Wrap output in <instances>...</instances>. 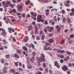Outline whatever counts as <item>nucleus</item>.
<instances>
[{
  "label": "nucleus",
  "instance_id": "f257e3e1",
  "mask_svg": "<svg viewBox=\"0 0 74 74\" xmlns=\"http://www.w3.org/2000/svg\"><path fill=\"white\" fill-rule=\"evenodd\" d=\"M40 55L41 56L40 57V58H38V60L40 62H44L45 61V59L44 58H45V56L42 54H41Z\"/></svg>",
  "mask_w": 74,
  "mask_h": 74
},
{
  "label": "nucleus",
  "instance_id": "f03ea898",
  "mask_svg": "<svg viewBox=\"0 0 74 74\" xmlns=\"http://www.w3.org/2000/svg\"><path fill=\"white\" fill-rule=\"evenodd\" d=\"M42 16L41 15H39L37 16V21L38 22H41V19H42Z\"/></svg>",
  "mask_w": 74,
  "mask_h": 74
},
{
  "label": "nucleus",
  "instance_id": "7ed1b4c3",
  "mask_svg": "<svg viewBox=\"0 0 74 74\" xmlns=\"http://www.w3.org/2000/svg\"><path fill=\"white\" fill-rule=\"evenodd\" d=\"M62 70L64 71H65L66 70V71L68 70V68L65 65H63V66L62 67Z\"/></svg>",
  "mask_w": 74,
  "mask_h": 74
},
{
  "label": "nucleus",
  "instance_id": "20e7f679",
  "mask_svg": "<svg viewBox=\"0 0 74 74\" xmlns=\"http://www.w3.org/2000/svg\"><path fill=\"white\" fill-rule=\"evenodd\" d=\"M19 5L17 6V7H18V11H20V12H22L23 10V7L21 6H19Z\"/></svg>",
  "mask_w": 74,
  "mask_h": 74
},
{
  "label": "nucleus",
  "instance_id": "39448f33",
  "mask_svg": "<svg viewBox=\"0 0 74 74\" xmlns=\"http://www.w3.org/2000/svg\"><path fill=\"white\" fill-rule=\"evenodd\" d=\"M56 27V29H57V31L58 32H59L61 30V27L59 26V25H57Z\"/></svg>",
  "mask_w": 74,
  "mask_h": 74
},
{
  "label": "nucleus",
  "instance_id": "423d86ee",
  "mask_svg": "<svg viewBox=\"0 0 74 74\" xmlns=\"http://www.w3.org/2000/svg\"><path fill=\"white\" fill-rule=\"evenodd\" d=\"M15 12H16V10L15 9H13L9 11L10 14H12V13H15Z\"/></svg>",
  "mask_w": 74,
  "mask_h": 74
},
{
  "label": "nucleus",
  "instance_id": "0eeeda50",
  "mask_svg": "<svg viewBox=\"0 0 74 74\" xmlns=\"http://www.w3.org/2000/svg\"><path fill=\"white\" fill-rule=\"evenodd\" d=\"M70 59V57L69 56H67L66 58H64V62H67L68 60Z\"/></svg>",
  "mask_w": 74,
  "mask_h": 74
},
{
  "label": "nucleus",
  "instance_id": "6e6552de",
  "mask_svg": "<svg viewBox=\"0 0 74 74\" xmlns=\"http://www.w3.org/2000/svg\"><path fill=\"white\" fill-rule=\"evenodd\" d=\"M48 42H49V44H52V42H54V40L52 39H50L49 40Z\"/></svg>",
  "mask_w": 74,
  "mask_h": 74
},
{
  "label": "nucleus",
  "instance_id": "1a4fd4ad",
  "mask_svg": "<svg viewBox=\"0 0 74 74\" xmlns=\"http://www.w3.org/2000/svg\"><path fill=\"white\" fill-rule=\"evenodd\" d=\"M54 30V28L53 27H51L49 29V32H52Z\"/></svg>",
  "mask_w": 74,
  "mask_h": 74
},
{
  "label": "nucleus",
  "instance_id": "9d476101",
  "mask_svg": "<svg viewBox=\"0 0 74 74\" xmlns=\"http://www.w3.org/2000/svg\"><path fill=\"white\" fill-rule=\"evenodd\" d=\"M14 58L17 59H19V56L18 54H14Z\"/></svg>",
  "mask_w": 74,
  "mask_h": 74
},
{
  "label": "nucleus",
  "instance_id": "9b49d317",
  "mask_svg": "<svg viewBox=\"0 0 74 74\" xmlns=\"http://www.w3.org/2000/svg\"><path fill=\"white\" fill-rule=\"evenodd\" d=\"M35 34H37V32L38 31V27H36L35 28Z\"/></svg>",
  "mask_w": 74,
  "mask_h": 74
},
{
  "label": "nucleus",
  "instance_id": "f8f14e48",
  "mask_svg": "<svg viewBox=\"0 0 74 74\" xmlns=\"http://www.w3.org/2000/svg\"><path fill=\"white\" fill-rule=\"evenodd\" d=\"M45 46V47H48V46H51V44L46 42Z\"/></svg>",
  "mask_w": 74,
  "mask_h": 74
},
{
  "label": "nucleus",
  "instance_id": "ddd939ff",
  "mask_svg": "<svg viewBox=\"0 0 74 74\" xmlns=\"http://www.w3.org/2000/svg\"><path fill=\"white\" fill-rule=\"evenodd\" d=\"M23 49L25 51H27V48L25 46H23Z\"/></svg>",
  "mask_w": 74,
  "mask_h": 74
},
{
  "label": "nucleus",
  "instance_id": "4468645a",
  "mask_svg": "<svg viewBox=\"0 0 74 74\" xmlns=\"http://www.w3.org/2000/svg\"><path fill=\"white\" fill-rule=\"evenodd\" d=\"M12 28H8V30L9 32H10V33H12Z\"/></svg>",
  "mask_w": 74,
  "mask_h": 74
},
{
  "label": "nucleus",
  "instance_id": "2eb2a0df",
  "mask_svg": "<svg viewBox=\"0 0 74 74\" xmlns=\"http://www.w3.org/2000/svg\"><path fill=\"white\" fill-rule=\"evenodd\" d=\"M1 63L3 64L4 63V62L5 61L4 60V59H2L1 61Z\"/></svg>",
  "mask_w": 74,
  "mask_h": 74
},
{
  "label": "nucleus",
  "instance_id": "dca6fc26",
  "mask_svg": "<svg viewBox=\"0 0 74 74\" xmlns=\"http://www.w3.org/2000/svg\"><path fill=\"white\" fill-rule=\"evenodd\" d=\"M45 35H43V34L42 35V40H44V39H45Z\"/></svg>",
  "mask_w": 74,
  "mask_h": 74
},
{
  "label": "nucleus",
  "instance_id": "f3484780",
  "mask_svg": "<svg viewBox=\"0 0 74 74\" xmlns=\"http://www.w3.org/2000/svg\"><path fill=\"white\" fill-rule=\"evenodd\" d=\"M10 71L11 72H12V73L13 74H14L15 73V70H14V69H12L10 70Z\"/></svg>",
  "mask_w": 74,
  "mask_h": 74
},
{
  "label": "nucleus",
  "instance_id": "a211bd4d",
  "mask_svg": "<svg viewBox=\"0 0 74 74\" xmlns=\"http://www.w3.org/2000/svg\"><path fill=\"white\" fill-rule=\"evenodd\" d=\"M32 29V27L30 26H29L28 27V30H30L31 29Z\"/></svg>",
  "mask_w": 74,
  "mask_h": 74
},
{
  "label": "nucleus",
  "instance_id": "6ab92c4d",
  "mask_svg": "<svg viewBox=\"0 0 74 74\" xmlns=\"http://www.w3.org/2000/svg\"><path fill=\"white\" fill-rule=\"evenodd\" d=\"M74 37V35H73V34H71L70 35V37L71 38H73Z\"/></svg>",
  "mask_w": 74,
  "mask_h": 74
},
{
  "label": "nucleus",
  "instance_id": "aec40b11",
  "mask_svg": "<svg viewBox=\"0 0 74 74\" xmlns=\"http://www.w3.org/2000/svg\"><path fill=\"white\" fill-rule=\"evenodd\" d=\"M66 53H67V55H71V52H69L68 51H65Z\"/></svg>",
  "mask_w": 74,
  "mask_h": 74
},
{
  "label": "nucleus",
  "instance_id": "412c9836",
  "mask_svg": "<svg viewBox=\"0 0 74 74\" xmlns=\"http://www.w3.org/2000/svg\"><path fill=\"white\" fill-rule=\"evenodd\" d=\"M58 62L56 61L54 63V66H56L58 65Z\"/></svg>",
  "mask_w": 74,
  "mask_h": 74
},
{
  "label": "nucleus",
  "instance_id": "4be33fe9",
  "mask_svg": "<svg viewBox=\"0 0 74 74\" xmlns=\"http://www.w3.org/2000/svg\"><path fill=\"white\" fill-rule=\"evenodd\" d=\"M21 50H17V52L18 53L20 54V53H21Z\"/></svg>",
  "mask_w": 74,
  "mask_h": 74
},
{
  "label": "nucleus",
  "instance_id": "5701e85b",
  "mask_svg": "<svg viewBox=\"0 0 74 74\" xmlns=\"http://www.w3.org/2000/svg\"><path fill=\"white\" fill-rule=\"evenodd\" d=\"M14 6L15 5L11 4L10 5V7H11V8H13L14 7Z\"/></svg>",
  "mask_w": 74,
  "mask_h": 74
},
{
  "label": "nucleus",
  "instance_id": "b1692460",
  "mask_svg": "<svg viewBox=\"0 0 74 74\" xmlns=\"http://www.w3.org/2000/svg\"><path fill=\"white\" fill-rule=\"evenodd\" d=\"M62 20L63 21V22H66V18H65V17H64Z\"/></svg>",
  "mask_w": 74,
  "mask_h": 74
},
{
  "label": "nucleus",
  "instance_id": "393cba45",
  "mask_svg": "<svg viewBox=\"0 0 74 74\" xmlns=\"http://www.w3.org/2000/svg\"><path fill=\"white\" fill-rule=\"evenodd\" d=\"M10 55L9 54H7L5 56V58H10Z\"/></svg>",
  "mask_w": 74,
  "mask_h": 74
},
{
  "label": "nucleus",
  "instance_id": "a878e982",
  "mask_svg": "<svg viewBox=\"0 0 74 74\" xmlns=\"http://www.w3.org/2000/svg\"><path fill=\"white\" fill-rule=\"evenodd\" d=\"M3 42H4V44H7V42H6V40L4 39L3 40Z\"/></svg>",
  "mask_w": 74,
  "mask_h": 74
},
{
  "label": "nucleus",
  "instance_id": "bb28decb",
  "mask_svg": "<svg viewBox=\"0 0 74 74\" xmlns=\"http://www.w3.org/2000/svg\"><path fill=\"white\" fill-rule=\"evenodd\" d=\"M5 3H6V1H3L2 2V4L3 5H5Z\"/></svg>",
  "mask_w": 74,
  "mask_h": 74
},
{
  "label": "nucleus",
  "instance_id": "cd10ccee",
  "mask_svg": "<svg viewBox=\"0 0 74 74\" xmlns=\"http://www.w3.org/2000/svg\"><path fill=\"white\" fill-rule=\"evenodd\" d=\"M30 61L31 62H32V63H33V62H34L33 60H34V59H32V58H30Z\"/></svg>",
  "mask_w": 74,
  "mask_h": 74
},
{
  "label": "nucleus",
  "instance_id": "c85d7f7f",
  "mask_svg": "<svg viewBox=\"0 0 74 74\" xmlns=\"http://www.w3.org/2000/svg\"><path fill=\"white\" fill-rule=\"evenodd\" d=\"M60 62L61 63H63V62H64V61H63V59H61L60 60Z\"/></svg>",
  "mask_w": 74,
  "mask_h": 74
},
{
  "label": "nucleus",
  "instance_id": "c756f323",
  "mask_svg": "<svg viewBox=\"0 0 74 74\" xmlns=\"http://www.w3.org/2000/svg\"><path fill=\"white\" fill-rule=\"evenodd\" d=\"M6 3L8 5H9V4H10L11 2H10V1H7Z\"/></svg>",
  "mask_w": 74,
  "mask_h": 74
},
{
  "label": "nucleus",
  "instance_id": "7c9ffc66",
  "mask_svg": "<svg viewBox=\"0 0 74 74\" xmlns=\"http://www.w3.org/2000/svg\"><path fill=\"white\" fill-rule=\"evenodd\" d=\"M64 42V40H63L61 42V44L62 45L63 44V43Z\"/></svg>",
  "mask_w": 74,
  "mask_h": 74
},
{
  "label": "nucleus",
  "instance_id": "2f4dec72",
  "mask_svg": "<svg viewBox=\"0 0 74 74\" xmlns=\"http://www.w3.org/2000/svg\"><path fill=\"white\" fill-rule=\"evenodd\" d=\"M25 13H23V14L22 15V16L23 17V18H25Z\"/></svg>",
  "mask_w": 74,
  "mask_h": 74
},
{
  "label": "nucleus",
  "instance_id": "473e14b6",
  "mask_svg": "<svg viewBox=\"0 0 74 74\" xmlns=\"http://www.w3.org/2000/svg\"><path fill=\"white\" fill-rule=\"evenodd\" d=\"M14 64L15 66H16V67H17V66H18V64L16 62H14Z\"/></svg>",
  "mask_w": 74,
  "mask_h": 74
},
{
  "label": "nucleus",
  "instance_id": "72a5a7b5",
  "mask_svg": "<svg viewBox=\"0 0 74 74\" xmlns=\"http://www.w3.org/2000/svg\"><path fill=\"white\" fill-rule=\"evenodd\" d=\"M27 68L28 69H32V66H28Z\"/></svg>",
  "mask_w": 74,
  "mask_h": 74
},
{
  "label": "nucleus",
  "instance_id": "f704fd0d",
  "mask_svg": "<svg viewBox=\"0 0 74 74\" xmlns=\"http://www.w3.org/2000/svg\"><path fill=\"white\" fill-rule=\"evenodd\" d=\"M7 70L5 69H3V73H7Z\"/></svg>",
  "mask_w": 74,
  "mask_h": 74
},
{
  "label": "nucleus",
  "instance_id": "c9c22d12",
  "mask_svg": "<svg viewBox=\"0 0 74 74\" xmlns=\"http://www.w3.org/2000/svg\"><path fill=\"white\" fill-rule=\"evenodd\" d=\"M71 22V21L70 19H69L68 21V23H70Z\"/></svg>",
  "mask_w": 74,
  "mask_h": 74
},
{
  "label": "nucleus",
  "instance_id": "e433bc0d",
  "mask_svg": "<svg viewBox=\"0 0 74 74\" xmlns=\"http://www.w3.org/2000/svg\"><path fill=\"white\" fill-rule=\"evenodd\" d=\"M61 12L63 14H65V11L64 10H62L61 11Z\"/></svg>",
  "mask_w": 74,
  "mask_h": 74
},
{
  "label": "nucleus",
  "instance_id": "4c0bfd02",
  "mask_svg": "<svg viewBox=\"0 0 74 74\" xmlns=\"http://www.w3.org/2000/svg\"><path fill=\"white\" fill-rule=\"evenodd\" d=\"M48 50H50V51H51V49L49 47H47V51H48Z\"/></svg>",
  "mask_w": 74,
  "mask_h": 74
},
{
  "label": "nucleus",
  "instance_id": "58836bf2",
  "mask_svg": "<svg viewBox=\"0 0 74 74\" xmlns=\"http://www.w3.org/2000/svg\"><path fill=\"white\" fill-rule=\"evenodd\" d=\"M12 38L13 39V41H14V42H16V39H15L14 38V37H12Z\"/></svg>",
  "mask_w": 74,
  "mask_h": 74
},
{
  "label": "nucleus",
  "instance_id": "ea45409f",
  "mask_svg": "<svg viewBox=\"0 0 74 74\" xmlns=\"http://www.w3.org/2000/svg\"><path fill=\"white\" fill-rule=\"evenodd\" d=\"M29 17H30V15L29 14H28L27 15V18H29Z\"/></svg>",
  "mask_w": 74,
  "mask_h": 74
},
{
  "label": "nucleus",
  "instance_id": "a19ab883",
  "mask_svg": "<svg viewBox=\"0 0 74 74\" xmlns=\"http://www.w3.org/2000/svg\"><path fill=\"white\" fill-rule=\"evenodd\" d=\"M65 5L66 7H70V5L69 4H66Z\"/></svg>",
  "mask_w": 74,
  "mask_h": 74
},
{
  "label": "nucleus",
  "instance_id": "79ce46f5",
  "mask_svg": "<svg viewBox=\"0 0 74 74\" xmlns=\"http://www.w3.org/2000/svg\"><path fill=\"white\" fill-rule=\"evenodd\" d=\"M2 36H5V35H6V32L5 33L2 32Z\"/></svg>",
  "mask_w": 74,
  "mask_h": 74
},
{
  "label": "nucleus",
  "instance_id": "37998d69",
  "mask_svg": "<svg viewBox=\"0 0 74 74\" xmlns=\"http://www.w3.org/2000/svg\"><path fill=\"white\" fill-rule=\"evenodd\" d=\"M2 33H6V32L5 31V30L3 28L2 30Z\"/></svg>",
  "mask_w": 74,
  "mask_h": 74
},
{
  "label": "nucleus",
  "instance_id": "c03bdc74",
  "mask_svg": "<svg viewBox=\"0 0 74 74\" xmlns=\"http://www.w3.org/2000/svg\"><path fill=\"white\" fill-rule=\"evenodd\" d=\"M25 4L26 5H29V3L27 2V1L25 2Z\"/></svg>",
  "mask_w": 74,
  "mask_h": 74
},
{
  "label": "nucleus",
  "instance_id": "a18cd8bd",
  "mask_svg": "<svg viewBox=\"0 0 74 74\" xmlns=\"http://www.w3.org/2000/svg\"><path fill=\"white\" fill-rule=\"evenodd\" d=\"M60 58H61V59H63V58H64V56H63V55H62L61 56Z\"/></svg>",
  "mask_w": 74,
  "mask_h": 74
},
{
  "label": "nucleus",
  "instance_id": "49530a36",
  "mask_svg": "<svg viewBox=\"0 0 74 74\" xmlns=\"http://www.w3.org/2000/svg\"><path fill=\"white\" fill-rule=\"evenodd\" d=\"M34 17H36L37 16V13H35L34 14Z\"/></svg>",
  "mask_w": 74,
  "mask_h": 74
},
{
  "label": "nucleus",
  "instance_id": "de8ad7c7",
  "mask_svg": "<svg viewBox=\"0 0 74 74\" xmlns=\"http://www.w3.org/2000/svg\"><path fill=\"white\" fill-rule=\"evenodd\" d=\"M43 66L44 68H45V67H46V66H45V63L43 64Z\"/></svg>",
  "mask_w": 74,
  "mask_h": 74
},
{
  "label": "nucleus",
  "instance_id": "09e8293b",
  "mask_svg": "<svg viewBox=\"0 0 74 74\" xmlns=\"http://www.w3.org/2000/svg\"><path fill=\"white\" fill-rule=\"evenodd\" d=\"M30 14H31L32 16H33V15L34 14V12H30Z\"/></svg>",
  "mask_w": 74,
  "mask_h": 74
},
{
  "label": "nucleus",
  "instance_id": "8fccbe9b",
  "mask_svg": "<svg viewBox=\"0 0 74 74\" xmlns=\"http://www.w3.org/2000/svg\"><path fill=\"white\" fill-rule=\"evenodd\" d=\"M36 39L37 40H40V37L38 36H37L36 37Z\"/></svg>",
  "mask_w": 74,
  "mask_h": 74
},
{
  "label": "nucleus",
  "instance_id": "3c124183",
  "mask_svg": "<svg viewBox=\"0 0 74 74\" xmlns=\"http://www.w3.org/2000/svg\"><path fill=\"white\" fill-rule=\"evenodd\" d=\"M73 13L72 12H70V15L71 16H72L73 15Z\"/></svg>",
  "mask_w": 74,
  "mask_h": 74
},
{
  "label": "nucleus",
  "instance_id": "603ef678",
  "mask_svg": "<svg viewBox=\"0 0 74 74\" xmlns=\"http://www.w3.org/2000/svg\"><path fill=\"white\" fill-rule=\"evenodd\" d=\"M39 70L40 71H43V69L42 68H41V67L39 69Z\"/></svg>",
  "mask_w": 74,
  "mask_h": 74
},
{
  "label": "nucleus",
  "instance_id": "864d4df0",
  "mask_svg": "<svg viewBox=\"0 0 74 74\" xmlns=\"http://www.w3.org/2000/svg\"><path fill=\"white\" fill-rule=\"evenodd\" d=\"M53 36V34H49V37H51V36Z\"/></svg>",
  "mask_w": 74,
  "mask_h": 74
},
{
  "label": "nucleus",
  "instance_id": "5fc2aeb1",
  "mask_svg": "<svg viewBox=\"0 0 74 74\" xmlns=\"http://www.w3.org/2000/svg\"><path fill=\"white\" fill-rule=\"evenodd\" d=\"M51 25H55V22L53 21H52L51 22Z\"/></svg>",
  "mask_w": 74,
  "mask_h": 74
},
{
  "label": "nucleus",
  "instance_id": "6e6d98bb",
  "mask_svg": "<svg viewBox=\"0 0 74 74\" xmlns=\"http://www.w3.org/2000/svg\"><path fill=\"white\" fill-rule=\"evenodd\" d=\"M24 42H27V39H25L24 40Z\"/></svg>",
  "mask_w": 74,
  "mask_h": 74
},
{
  "label": "nucleus",
  "instance_id": "4d7b16f0",
  "mask_svg": "<svg viewBox=\"0 0 74 74\" xmlns=\"http://www.w3.org/2000/svg\"><path fill=\"white\" fill-rule=\"evenodd\" d=\"M70 3V0H68L66 1V3H67V4L69 3Z\"/></svg>",
  "mask_w": 74,
  "mask_h": 74
},
{
  "label": "nucleus",
  "instance_id": "13d9d810",
  "mask_svg": "<svg viewBox=\"0 0 74 74\" xmlns=\"http://www.w3.org/2000/svg\"><path fill=\"white\" fill-rule=\"evenodd\" d=\"M56 51H57V52H60L61 50H60L57 49Z\"/></svg>",
  "mask_w": 74,
  "mask_h": 74
},
{
  "label": "nucleus",
  "instance_id": "bf43d9fd",
  "mask_svg": "<svg viewBox=\"0 0 74 74\" xmlns=\"http://www.w3.org/2000/svg\"><path fill=\"white\" fill-rule=\"evenodd\" d=\"M64 52H65V51H64V50H61L60 52V53H63Z\"/></svg>",
  "mask_w": 74,
  "mask_h": 74
},
{
  "label": "nucleus",
  "instance_id": "052dcab7",
  "mask_svg": "<svg viewBox=\"0 0 74 74\" xmlns=\"http://www.w3.org/2000/svg\"><path fill=\"white\" fill-rule=\"evenodd\" d=\"M31 46L32 47V48H34V45H33V44H32Z\"/></svg>",
  "mask_w": 74,
  "mask_h": 74
},
{
  "label": "nucleus",
  "instance_id": "680f3d73",
  "mask_svg": "<svg viewBox=\"0 0 74 74\" xmlns=\"http://www.w3.org/2000/svg\"><path fill=\"white\" fill-rule=\"evenodd\" d=\"M36 74H42L41 72H39L38 73H36Z\"/></svg>",
  "mask_w": 74,
  "mask_h": 74
},
{
  "label": "nucleus",
  "instance_id": "e2e57ef3",
  "mask_svg": "<svg viewBox=\"0 0 74 74\" xmlns=\"http://www.w3.org/2000/svg\"><path fill=\"white\" fill-rule=\"evenodd\" d=\"M8 7V5L7 3H5V7Z\"/></svg>",
  "mask_w": 74,
  "mask_h": 74
},
{
  "label": "nucleus",
  "instance_id": "0e129e2a",
  "mask_svg": "<svg viewBox=\"0 0 74 74\" xmlns=\"http://www.w3.org/2000/svg\"><path fill=\"white\" fill-rule=\"evenodd\" d=\"M49 73H50V74H52V72L51 70H49Z\"/></svg>",
  "mask_w": 74,
  "mask_h": 74
},
{
  "label": "nucleus",
  "instance_id": "69168bd1",
  "mask_svg": "<svg viewBox=\"0 0 74 74\" xmlns=\"http://www.w3.org/2000/svg\"><path fill=\"white\" fill-rule=\"evenodd\" d=\"M71 11L72 12H74V9L73 8H72L71 9Z\"/></svg>",
  "mask_w": 74,
  "mask_h": 74
},
{
  "label": "nucleus",
  "instance_id": "338daca9",
  "mask_svg": "<svg viewBox=\"0 0 74 74\" xmlns=\"http://www.w3.org/2000/svg\"><path fill=\"white\" fill-rule=\"evenodd\" d=\"M44 49L45 51H47V47L46 46L44 47Z\"/></svg>",
  "mask_w": 74,
  "mask_h": 74
},
{
  "label": "nucleus",
  "instance_id": "774afa93",
  "mask_svg": "<svg viewBox=\"0 0 74 74\" xmlns=\"http://www.w3.org/2000/svg\"><path fill=\"white\" fill-rule=\"evenodd\" d=\"M56 67H57V68H60V66L59 65H57V66H56Z\"/></svg>",
  "mask_w": 74,
  "mask_h": 74
}]
</instances>
